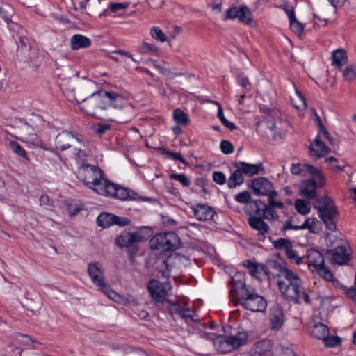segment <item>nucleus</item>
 Wrapping results in <instances>:
<instances>
[{"mask_svg": "<svg viewBox=\"0 0 356 356\" xmlns=\"http://www.w3.org/2000/svg\"><path fill=\"white\" fill-rule=\"evenodd\" d=\"M82 102L81 109L99 120L126 123L133 116V108L128 100L113 91L99 90Z\"/></svg>", "mask_w": 356, "mask_h": 356, "instance_id": "1", "label": "nucleus"}, {"mask_svg": "<svg viewBox=\"0 0 356 356\" xmlns=\"http://www.w3.org/2000/svg\"><path fill=\"white\" fill-rule=\"evenodd\" d=\"M234 276L231 280L233 289L230 290V297L236 305L252 312H264L267 307V300L252 286L245 284L243 279Z\"/></svg>", "mask_w": 356, "mask_h": 356, "instance_id": "2", "label": "nucleus"}, {"mask_svg": "<svg viewBox=\"0 0 356 356\" xmlns=\"http://www.w3.org/2000/svg\"><path fill=\"white\" fill-rule=\"evenodd\" d=\"M280 277L284 280L277 281V286L282 296L287 300L299 304L300 296L303 291L302 281L298 273L279 266Z\"/></svg>", "mask_w": 356, "mask_h": 356, "instance_id": "3", "label": "nucleus"}, {"mask_svg": "<svg viewBox=\"0 0 356 356\" xmlns=\"http://www.w3.org/2000/svg\"><path fill=\"white\" fill-rule=\"evenodd\" d=\"M314 208L317 209L319 217L326 228L334 232L336 229L338 213L333 200L327 196L318 198Z\"/></svg>", "mask_w": 356, "mask_h": 356, "instance_id": "4", "label": "nucleus"}, {"mask_svg": "<svg viewBox=\"0 0 356 356\" xmlns=\"http://www.w3.org/2000/svg\"><path fill=\"white\" fill-rule=\"evenodd\" d=\"M327 246L329 248L326 250V252L332 256L333 262L343 265L350 260V248L346 240L330 236Z\"/></svg>", "mask_w": 356, "mask_h": 356, "instance_id": "5", "label": "nucleus"}, {"mask_svg": "<svg viewBox=\"0 0 356 356\" xmlns=\"http://www.w3.org/2000/svg\"><path fill=\"white\" fill-rule=\"evenodd\" d=\"M152 250L160 252L173 251L180 245V239L174 232L160 233L154 236L149 241Z\"/></svg>", "mask_w": 356, "mask_h": 356, "instance_id": "6", "label": "nucleus"}, {"mask_svg": "<svg viewBox=\"0 0 356 356\" xmlns=\"http://www.w3.org/2000/svg\"><path fill=\"white\" fill-rule=\"evenodd\" d=\"M146 240L141 232V228L134 232H122L116 238L115 244L120 248H127L130 257L138 252L136 243Z\"/></svg>", "mask_w": 356, "mask_h": 356, "instance_id": "7", "label": "nucleus"}, {"mask_svg": "<svg viewBox=\"0 0 356 356\" xmlns=\"http://www.w3.org/2000/svg\"><path fill=\"white\" fill-rule=\"evenodd\" d=\"M102 172L97 165L83 164L78 171V178L89 188L98 179L102 178Z\"/></svg>", "mask_w": 356, "mask_h": 356, "instance_id": "8", "label": "nucleus"}, {"mask_svg": "<svg viewBox=\"0 0 356 356\" xmlns=\"http://www.w3.org/2000/svg\"><path fill=\"white\" fill-rule=\"evenodd\" d=\"M75 10L90 16L102 15L105 8L102 6L101 0H72Z\"/></svg>", "mask_w": 356, "mask_h": 356, "instance_id": "9", "label": "nucleus"}, {"mask_svg": "<svg viewBox=\"0 0 356 356\" xmlns=\"http://www.w3.org/2000/svg\"><path fill=\"white\" fill-rule=\"evenodd\" d=\"M82 137L67 131L58 134L55 138L56 147L61 151L67 149L72 146L82 143Z\"/></svg>", "mask_w": 356, "mask_h": 356, "instance_id": "10", "label": "nucleus"}, {"mask_svg": "<svg viewBox=\"0 0 356 356\" xmlns=\"http://www.w3.org/2000/svg\"><path fill=\"white\" fill-rule=\"evenodd\" d=\"M238 19L240 22L250 24L252 22V14L246 6L229 8L225 13L224 20Z\"/></svg>", "mask_w": 356, "mask_h": 356, "instance_id": "11", "label": "nucleus"}, {"mask_svg": "<svg viewBox=\"0 0 356 356\" xmlns=\"http://www.w3.org/2000/svg\"><path fill=\"white\" fill-rule=\"evenodd\" d=\"M147 287L152 299L160 302L165 300V296L171 289L170 282L161 283L156 280L149 281Z\"/></svg>", "mask_w": 356, "mask_h": 356, "instance_id": "12", "label": "nucleus"}, {"mask_svg": "<svg viewBox=\"0 0 356 356\" xmlns=\"http://www.w3.org/2000/svg\"><path fill=\"white\" fill-rule=\"evenodd\" d=\"M252 188L255 195L259 196L266 195L268 197L269 195L275 191L273 190V184L265 177L254 179L252 181Z\"/></svg>", "mask_w": 356, "mask_h": 356, "instance_id": "13", "label": "nucleus"}, {"mask_svg": "<svg viewBox=\"0 0 356 356\" xmlns=\"http://www.w3.org/2000/svg\"><path fill=\"white\" fill-rule=\"evenodd\" d=\"M261 216H249L248 224L254 230L258 232L257 236L258 240L264 241L266 238V234L269 232L270 227L268 224L264 221Z\"/></svg>", "mask_w": 356, "mask_h": 356, "instance_id": "14", "label": "nucleus"}, {"mask_svg": "<svg viewBox=\"0 0 356 356\" xmlns=\"http://www.w3.org/2000/svg\"><path fill=\"white\" fill-rule=\"evenodd\" d=\"M191 209L195 218L200 221L213 220L216 214L211 207L202 203L197 204Z\"/></svg>", "mask_w": 356, "mask_h": 356, "instance_id": "15", "label": "nucleus"}, {"mask_svg": "<svg viewBox=\"0 0 356 356\" xmlns=\"http://www.w3.org/2000/svg\"><path fill=\"white\" fill-rule=\"evenodd\" d=\"M20 139L22 142L31 144L34 146H42V141L35 133L32 126L25 123L19 131Z\"/></svg>", "mask_w": 356, "mask_h": 356, "instance_id": "16", "label": "nucleus"}, {"mask_svg": "<svg viewBox=\"0 0 356 356\" xmlns=\"http://www.w3.org/2000/svg\"><path fill=\"white\" fill-rule=\"evenodd\" d=\"M88 275L92 282L99 289L106 284L104 282V273L98 266L97 263H90L87 269Z\"/></svg>", "mask_w": 356, "mask_h": 356, "instance_id": "17", "label": "nucleus"}, {"mask_svg": "<svg viewBox=\"0 0 356 356\" xmlns=\"http://www.w3.org/2000/svg\"><path fill=\"white\" fill-rule=\"evenodd\" d=\"M269 319L270 328L273 330H279L284 323V313L278 305H273L270 309Z\"/></svg>", "mask_w": 356, "mask_h": 356, "instance_id": "18", "label": "nucleus"}, {"mask_svg": "<svg viewBox=\"0 0 356 356\" xmlns=\"http://www.w3.org/2000/svg\"><path fill=\"white\" fill-rule=\"evenodd\" d=\"M330 151V149L320 140L319 136H316L314 142L309 146L310 156L313 157L314 160L323 157Z\"/></svg>", "mask_w": 356, "mask_h": 356, "instance_id": "19", "label": "nucleus"}, {"mask_svg": "<svg viewBox=\"0 0 356 356\" xmlns=\"http://www.w3.org/2000/svg\"><path fill=\"white\" fill-rule=\"evenodd\" d=\"M248 334L245 331L238 332L235 334L225 337V342L224 344L229 346L232 350L236 349L240 346L246 343Z\"/></svg>", "mask_w": 356, "mask_h": 356, "instance_id": "20", "label": "nucleus"}, {"mask_svg": "<svg viewBox=\"0 0 356 356\" xmlns=\"http://www.w3.org/2000/svg\"><path fill=\"white\" fill-rule=\"evenodd\" d=\"M304 262L307 263L309 266H312L314 269H316L325 264V259L322 254L318 250L309 249L307 251Z\"/></svg>", "mask_w": 356, "mask_h": 356, "instance_id": "21", "label": "nucleus"}, {"mask_svg": "<svg viewBox=\"0 0 356 356\" xmlns=\"http://www.w3.org/2000/svg\"><path fill=\"white\" fill-rule=\"evenodd\" d=\"M112 187L113 183L104 178L102 173V178L98 179V181H95L90 188L97 194L109 196Z\"/></svg>", "mask_w": 356, "mask_h": 356, "instance_id": "22", "label": "nucleus"}, {"mask_svg": "<svg viewBox=\"0 0 356 356\" xmlns=\"http://www.w3.org/2000/svg\"><path fill=\"white\" fill-rule=\"evenodd\" d=\"M234 167H238L240 170L247 176H253L259 175L261 172L264 173V168L261 163L259 164H250L245 162H236Z\"/></svg>", "mask_w": 356, "mask_h": 356, "instance_id": "23", "label": "nucleus"}, {"mask_svg": "<svg viewBox=\"0 0 356 356\" xmlns=\"http://www.w3.org/2000/svg\"><path fill=\"white\" fill-rule=\"evenodd\" d=\"M318 188L313 179L302 181L300 194L308 200H313L316 197V188Z\"/></svg>", "mask_w": 356, "mask_h": 356, "instance_id": "24", "label": "nucleus"}, {"mask_svg": "<svg viewBox=\"0 0 356 356\" xmlns=\"http://www.w3.org/2000/svg\"><path fill=\"white\" fill-rule=\"evenodd\" d=\"M270 343L268 341H260L250 350L248 356H269Z\"/></svg>", "mask_w": 356, "mask_h": 356, "instance_id": "25", "label": "nucleus"}, {"mask_svg": "<svg viewBox=\"0 0 356 356\" xmlns=\"http://www.w3.org/2000/svg\"><path fill=\"white\" fill-rule=\"evenodd\" d=\"M90 45V39L81 34H75L70 39V47L74 51L88 48Z\"/></svg>", "mask_w": 356, "mask_h": 356, "instance_id": "26", "label": "nucleus"}, {"mask_svg": "<svg viewBox=\"0 0 356 356\" xmlns=\"http://www.w3.org/2000/svg\"><path fill=\"white\" fill-rule=\"evenodd\" d=\"M243 266L249 270L250 273L255 277H259V275L263 273L264 275H268V270L264 265H259L258 264L252 262L250 260H245L243 261Z\"/></svg>", "mask_w": 356, "mask_h": 356, "instance_id": "27", "label": "nucleus"}, {"mask_svg": "<svg viewBox=\"0 0 356 356\" xmlns=\"http://www.w3.org/2000/svg\"><path fill=\"white\" fill-rule=\"evenodd\" d=\"M112 190L109 197H115L121 200H135L129 193V190L126 188L121 187L117 184L113 183Z\"/></svg>", "mask_w": 356, "mask_h": 356, "instance_id": "28", "label": "nucleus"}, {"mask_svg": "<svg viewBox=\"0 0 356 356\" xmlns=\"http://www.w3.org/2000/svg\"><path fill=\"white\" fill-rule=\"evenodd\" d=\"M296 228L298 229H307L311 233L314 234L319 233L321 229V222L316 218H307L302 225H298V227Z\"/></svg>", "mask_w": 356, "mask_h": 356, "instance_id": "29", "label": "nucleus"}, {"mask_svg": "<svg viewBox=\"0 0 356 356\" xmlns=\"http://www.w3.org/2000/svg\"><path fill=\"white\" fill-rule=\"evenodd\" d=\"M310 334L318 339L323 340L329 334V329L323 323L315 324L310 330Z\"/></svg>", "mask_w": 356, "mask_h": 356, "instance_id": "30", "label": "nucleus"}, {"mask_svg": "<svg viewBox=\"0 0 356 356\" xmlns=\"http://www.w3.org/2000/svg\"><path fill=\"white\" fill-rule=\"evenodd\" d=\"M235 168L236 170L231 174L227 181V186L229 188H236L244 181L243 172L240 170L238 167Z\"/></svg>", "mask_w": 356, "mask_h": 356, "instance_id": "31", "label": "nucleus"}, {"mask_svg": "<svg viewBox=\"0 0 356 356\" xmlns=\"http://www.w3.org/2000/svg\"><path fill=\"white\" fill-rule=\"evenodd\" d=\"M310 170H314V167L310 164L293 163L291 168V172L296 175L306 176Z\"/></svg>", "mask_w": 356, "mask_h": 356, "instance_id": "32", "label": "nucleus"}, {"mask_svg": "<svg viewBox=\"0 0 356 356\" xmlns=\"http://www.w3.org/2000/svg\"><path fill=\"white\" fill-rule=\"evenodd\" d=\"M115 216L109 213H102L97 218V223L104 228L109 227L114 225Z\"/></svg>", "mask_w": 356, "mask_h": 356, "instance_id": "33", "label": "nucleus"}, {"mask_svg": "<svg viewBox=\"0 0 356 356\" xmlns=\"http://www.w3.org/2000/svg\"><path fill=\"white\" fill-rule=\"evenodd\" d=\"M333 64L340 68L347 63L348 57L345 50L342 49H337L332 52Z\"/></svg>", "mask_w": 356, "mask_h": 356, "instance_id": "34", "label": "nucleus"}, {"mask_svg": "<svg viewBox=\"0 0 356 356\" xmlns=\"http://www.w3.org/2000/svg\"><path fill=\"white\" fill-rule=\"evenodd\" d=\"M266 204L260 200H255L250 202V209H252V215L250 216H261L263 217V212L265 210Z\"/></svg>", "mask_w": 356, "mask_h": 356, "instance_id": "35", "label": "nucleus"}, {"mask_svg": "<svg viewBox=\"0 0 356 356\" xmlns=\"http://www.w3.org/2000/svg\"><path fill=\"white\" fill-rule=\"evenodd\" d=\"M212 102L218 106L217 116L221 121L222 124L231 131L236 129V125L234 123L228 121L224 116L222 108L221 105L220 104V103L216 101H213Z\"/></svg>", "mask_w": 356, "mask_h": 356, "instance_id": "36", "label": "nucleus"}, {"mask_svg": "<svg viewBox=\"0 0 356 356\" xmlns=\"http://www.w3.org/2000/svg\"><path fill=\"white\" fill-rule=\"evenodd\" d=\"M286 256L289 261L297 265L304 262L305 257H300L297 251L293 249V245L285 252Z\"/></svg>", "mask_w": 356, "mask_h": 356, "instance_id": "37", "label": "nucleus"}, {"mask_svg": "<svg viewBox=\"0 0 356 356\" xmlns=\"http://www.w3.org/2000/svg\"><path fill=\"white\" fill-rule=\"evenodd\" d=\"M173 119L180 126H186L189 122L186 113L178 108L173 112Z\"/></svg>", "mask_w": 356, "mask_h": 356, "instance_id": "38", "label": "nucleus"}, {"mask_svg": "<svg viewBox=\"0 0 356 356\" xmlns=\"http://www.w3.org/2000/svg\"><path fill=\"white\" fill-rule=\"evenodd\" d=\"M84 146L83 140H82L81 144H77L74 146V155L77 160V162L81 164V166H83V164L86 163L87 154L86 152L81 149V147Z\"/></svg>", "mask_w": 356, "mask_h": 356, "instance_id": "39", "label": "nucleus"}, {"mask_svg": "<svg viewBox=\"0 0 356 356\" xmlns=\"http://www.w3.org/2000/svg\"><path fill=\"white\" fill-rule=\"evenodd\" d=\"M273 245L275 248L284 251V252L292 246L291 241L282 238L273 241Z\"/></svg>", "mask_w": 356, "mask_h": 356, "instance_id": "40", "label": "nucleus"}, {"mask_svg": "<svg viewBox=\"0 0 356 356\" xmlns=\"http://www.w3.org/2000/svg\"><path fill=\"white\" fill-rule=\"evenodd\" d=\"M312 176L314 182L318 188H321L325 184V177L321 171L314 167V170H310L309 172Z\"/></svg>", "mask_w": 356, "mask_h": 356, "instance_id": "41", "label": "nucleus"}, {"mask_svg": "<svg viewBox=\"0 0 356 356\" xmlns=\"http://www.w3.org/2000/svg\"><path fill=\"white\" fill-rule=\"evenodd\" d=\"M263 218L270 221H278L280 216L275 211V209L270 207V206L266 204L265 210L263 212Z\"/></svg>", "mask_w": 356, "mask_h": 356, "instance_id": "42", "label": "nucleus"}, {"mask_svg": "<svg viewBox=\"0 0 356 356\" xmlns=\"http://www.w3.org/2000/svg\"><path fill=\"white\" fill-rule=\"evenodd\" d=\"M294 204L296 209L300 214L306 215L310 211L309 204L305 200L298 199L295 202Z\"/></svg>", "mask_w": 356, "mask_h": 356, "instance_id": "43", "label": "nucleus"}, {"mask_svg": "<svg viewBox=\"0 0 356 356\" xmlns=\"http://www.w3.org/2000/svg\"><path fill=\"white\" fill-rule=\"evenodd\" d=\"M318 274L325 279L326 281L332 282L333 281V274L325 266V264L316 269H315Z\"/></svg>", "mask_w": 356, "mask_h": 356, "instance_id": "44", "label": "nucleus"}, {"mask_svg": "<svg viewBox=\"0 0 356 356\" xmlns=\"http://www.w3.org/2000/svg\"><path fill=\"white\" fill-rule=\"evenodd\" d=\"M169 177L170 179L179 181L184 187H188L191 184L190 179L184 174L171 173Z\"/></svg>", "mask_w": 356, "mask_h": 356, "instance_id": "45", "label": "nucleus"}, {"mask_svg": "<svg viewBox=\"0 0 356 356\" xmlns=\"http://www.w3.org/2000/svg\"><path fill=\"white\" fill-rule=\"evenodd\" d=\"M277 196V191L273 192L270 195H269V197H268V205L270 206V207H273V209L277 208V209H283L284 207V204L282 201L275 200V197Z\"/></svg>", "mask_w": 356, "mask_h": 356, "instance_id": "46", "label": "nucleus"}, {"mask_svg": "<svg viewBox=\"0 0 356 356\" xmlns=\"http://www.w3.org/2000/svg\"><path fill=\"white\" fill-rule=\"evenodd\" d=\"M323 343L326 347L333 348L339 346L341 344V338L337 336H331L329 334L327 335L325 339H323Z\"/></svg>", "mask_w": 356, "mask_h": 356, "instance_id": "47", "label": "nucleus"}, {"mask_svg": "<svg viewBox=\"0 0 356 356\" xmlns=\"http://www.w3.org/2000/svg\"><path fill=\"white\" fill-rule=\"evenodd\" d=\"M296 93L297 95L298 99L294 103V107L300 111L305 110L307 103L304 96L299 90H296Z\"/></svg>", "mask_w": 356, "mask_h": 356, "instance_id": "48", "label": "nucleus"}, {"mask_svg": "<svg viewBox=\"0 0 356 356\" xmlns=\"http://www.w3.org/2000/svg\"><path fill=\"white\" fill-rule=\"evenodd\" d=\"M343 77L346 81H350L356 78V66L348 65L343 71Z\"/></svg>", "mask_w": 356, "mask_h": 356, "instance_id": "49", "label": "nucleus"}, {"mask_svg": "<svg viewBox=\"0 0 356 356\" xmlns=\"http://www.w3.org/2000/svg\"><path fill=\"white\" fill-rule=\"evenodd\" d=\"M9 145L14 153L23 158L27 159L26 151L18 143L10 141Z\"/></svg>", "mask_w": 356, "mask_h": 356, "instance_id": "50", "label": "nucleus"}, {"mask_svg": "<svg viewBox=\"0 0 356 356\" xmlns=\"http://www.w3.org/2000/svg\"><path fill=\"white\" fill-rule=\"evenodd\" d=\"M150 33L153 38L159 41L163 42L167 40V37L159 27H152L150 30Z\"/></svg>", "mask_w": 356, "mask_h": 356, "instance_id": "51", "label": "nucleus"}, {"mask_svg": "<svg viewBox=\"0 0 356 356\" xmlns=\"http://www.w3.org/2000/svg\"><path fill=\"white\" fill-rule=\"evenodd\" d=\"M235 200L241 204H250L251 200V195L248 191H243L235 195Z\"/></svg>", "mask_w": 356, "mask_h": 356, "instance_id": "52", "label": "nucleus"}, {"mask_svg": "<svg viewBox=\"0 0 356 356\" xmlns=\"http://www.w3.org/2000/svg\"><path fill=\"white\" fill-rule=\"evenodd\" d=\"M99 289L110 299L114 300L115 302H118V299L120 298V296L116 292L113 291L106 284H105L104 286L101 287Z\"/></svg>", "mask_w": 356, "mask_h": 356, "instance_id": "53", "label": "nucleus"}, {"mask_svg": "<svg viewBox=\"0 0 356 356\" xmlns=\"http://www.w3.org/2000/svg\"><path fill=\"white\" fill-rule=\"evenodd\" d=\"M289 21L291 30L297 34H301L304 30L303 24L299 22L296 19V17H294V18L290 19Z\"/></svg>", "mask_w": 356, "mask_h": 356, "instance_id": "54", "label": "nucleus"}, {"mask_svg": "<svg viewBox=\"0 0 356 356\" xmlns=\"http://www.w3.org/2000/svg\"><path fill=\"white\" fill-rule=\"evenodd\" d=\"M225 342V337L223 338V339L222 338H218L216 341L217 349L221 353H227L232 350V349L229 347V346L224 344Z\"/></svg>", "mask_w": 356, "mask_h": 356, "instance_id": "55", "label": "nucleus"}, {"mask_svg": "<svg viewBox=\"0 0 356 356\" xmlns=\"http://www.w3.org/2000/svg\"><path fill=\"white\" fill-rule=\"evenodd\" d=\"M267 127L273 132V137L274 140L281 138V133L279 131V129L277 128L276 122L271 120L266 122Z\"/></svg>", "mask_w": 356, "mask_h": 356, "instance_id": "56", "label": "nucleus"}, {"mask_svg": "<svg viewBox=\"0 0 356 356\" xmlns=\"http://www.w3.org/2000/svg\"><path fill=\"white\" fill-rule=\"evenodd\" d=\"M238 83L243 88L241 92L247 93L251 89V83H250L249 79L246 76L239 77L238 79Z\"/></svg>", "mask_w": 356, "mask_h": 356, "instance_id": "57", "label": "nucleus"}, {"mask_svg": "<svg viewBox=\"0 0 356 356\" xmlns=\"http://www.w3.org/2000/svg\"><path fill=\"white\" fill-rule=\"evenodd\" d=\"M220 149L225 154H229L234 152L233 145L228 140H222L220 143Z\"/></svg>", "mask_w": 356, "mask_h": 356, "instance_id": "58", "label": "nucleus"}, {"mask_svg": "<svg viewBox=\"0 0 356 356\" xmlns=\"http://www.w3.org/2000/svg\"><path fill=\"white\" fill-rule=\"evenodd\" d=\"M179 317L185 320L187 323H190L191 322L195 321L193 319L192 312L189 309H183L182 312L180 313Z\"/></svg>", "mask_w": 356, "mask_h": 356, "instance_id": "59", "label": "nucleus"}, {"mask_svg": "<svg viewBox=\"0 0 356 356\" xmlns=\"http://www.w3.org/2000/svg\"><path fill=\"white\" fill-rule=\"evenodd\" d=\"M147 62L149 63L151 65H152L161 73H162L163 74H164L165 76H169L170 74L171 73V72L169 69H167V68L164 67L163 66L159 65L157 61L155 60L151 59V60H149Z\"/></svg>", "mask_w": 356, "mask_h": 356, "instance_id": "60", "label": "nucleus"}, {"mask_svg": "<svg viewBox=\"0 0 356 356\" xmlns=\"http://www.w3.org/2000/svg\"><path fill=\"white\" fill-rule=\"evenodd\" d=\"M213 179L219 185H222L226 182L225 175L222 172L219 171L213 173Z\"/></svg>", "mask_w": 356, "mask_h": 356, "instance_id": "61", "label": "nucleus"}, {"mask_svg": "<svg viewBox=\"0 0 356 356\" xmlns=\"http://www.w3.org/2000/svg\"><path fill=\"white\" fill-rule=\"evenodd\" d=\"M129 6L127 3H110L109 8L113 13H116L120 10L126 9Z\"/></svg>", "mask_w": 356, "mask_h": 356, "instance_id": "62", "label": "nucleus"}, {"mask_svg": "<svg viewBox=\"0 0 356 356\" xmlns=\"http://www.w3.org/2000/svg\"><path fill=\"white\" fill-rule=\"evenodd\" d=\"M166 155H168L169 157L172 158L174 160L179 161L184 164H187L186 161L180 153L168 151L166 152Z\"/></svg>", "mask_w": 356, "mask_h": 356, "instance_id": "63", "label": "nucleus"}, {"mask_svg": "<svg viewBox=\"0 0 356 356\" xmlns=\"http://www.w3.org/2000/svg\"><path fill=\"white\" fill-rule=\"evenodd\" d=\"M130 220L125 217H119L115 216V218L114 220V225H117L119 226H125L128 225L130 223Z\"/></svg>", "mask_w": 356, "mask_h": 356, "instance_id": "64", "label": "nucleus"}]
</instances>
